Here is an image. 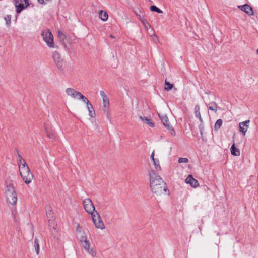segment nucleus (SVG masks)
I'll list each match as a JSON object with an SVG mask.
<instances>
[{
	"label": "nucleus",
	"mask_w": 258,
	"mask_h": 258,
	"mask_svg": "<svg viewBox=\"0 0 258 258\" xmlns=\"http://www.w3.org/2000/svg\"><path fill=\"white\" fill-rule=\"evenodd\" d=\"M148 174L150 186L152 192L157 196L165 193L167 191V187L162 178L152 170L149 171Z\"/></svg>",
	"instance_id": "f257e3e1"
},
{
	"label": "nucleus",
	"mask_w": 258,
	"mask_h": 258,
	"mask_svg": "<svg viewBox=\"0 0 258 258\" xmlns=\"http://www.w3.org/2000/svg\"><path fill=\"white\" fill-rule=\"evenodd\" d=\"M76 231L81 234L79 237V241L85 251L92 257H96L97 253L93 248L91 247L89 240L88 239L87 234L82 230L79 224L76 226Z\"/></svg>",
	"instance_id": "f03ea898"
},
{
	"label": "nucleus",
	"mask_w": 258,
	"mask_h": 258,
	"mask_svg": "<svg viewBox=\"0 0 258 258\" xmlns=\"http://www.w3.org/2000/svg\"><path fill=\"white\" fill-rule=\"evenodd\" d=\"M41 35L43 39L46 43L47 46L49 48H56L53 41V36L51 31L48 29H46L42 32Z\"/></svg>",
	"instance_id": "7ed1b4c3"
},
{
	"label": "nucleus",
	"mask_w": 258,
	"mask_h": 258,
	"mask_svg": "<svg viewBox=\"0 0 258 258\" xmlns=\"http://www.w3.org/2000/svg\"><path fill=\"white\" fill-rule=\"evenodd\" d=\"M19 171L21 177L26 184H28L31 182L33 178V175L31 172L29 167L25 168H23V169L20 170Z\"/></svg>",
	"instance_id": "20e7f679"
},
{
	"label": "nucleus",
	"mask_w": 258,
	"mask_h": 258,
	"mask_svg": "<svg viewBox=\"0 0 258 258\" xmlns=\"http://www.w3.org/2000/svg\"><path fill=\"white\" fill-rule=\"evenodd\" d=\"M65 92L68 96L75 99H79L83 101L86 97L81 93L76 91L72 88H67L65 90Z\"/></svg>",
	"instance_id": "39448f33"
},
{
	"label": "nucleus",
	"mask_w": 258,
	"mask_h": 258,
	"mask_svg": "<svg viewBox=\"0 0 258 258\" xmlns=\"http://www.w3.org/2000/svg\"><path fill=\"white\" fill-rule=\"evenodd\" d=\"M91 215L93 222L96 228L100 229L101 230L105 229V225L98 212H94V214H92Z\"/></svg>",
	"instance_id": "423d86ee"
},
{
	"label": "nucleus",
	"mask_w": 258,
	"mask_h": 258,
	"mask_svg": "<svg viewBox=\"0 0 258 258\" xmlns=\"http://www.w3.org/2000/svg\"><path fill=\"white\" fill-rule=\"evenodd\" d=\"M83 204L84 209L89 214L92 215L94 214V212H97L95 210L94 205L90 199H85L83 200Z\"/></svg>",
	"instance_id": "0eeeda50"
},
{
	"label": "nucleus",
	"mask_w": 258,
	"mask_h": 258,
	"mask_svg": "<svg viewBox=\"0 0 258 258\" xmlns=\"http://www.w3.org/2000/svg\"><path fill=\"white\" fill-rule=\"evenodd\" d=\"M16 12L20 13L22 10L29 6L28 0H15Z\"/></svg>",
	"instance_id": "6e6552de"
},
{
	"label": "nucleus",
	"mask_w": 258,
	"mask_h": 258,
	"mask_svg": "<svg viewBox=\"0 0 258 258\" xmlns=\"http://www.w3.org/2000/svg\"><path fill=\"white\" fill-rule=\"evenodd\" d=\"M100 95L102 98L103 109L104 112H108L109 110V100L104 91L101 90L100 91Z\"/></svg>",
	"instance_id": "1a4fd4ad"
},
{
	"label": "nucleus",
	"mask_w": 258,
	"mask_h": 258,
	"mask_svg": "<svg viewBox=\"0 0 258 258\" xmlns=\"http://www.w3.org/2000/svg\"><path fill=\"white\" fill-rule=\"evenodd\" d=\"M52 58L56 67L58 68H61L63 64V59L59 53L57 51H54L52 54Z\"/></svg>",
	"instance_id": "9d476101"
},
{
	"label": "nucleus",
	"mask_w": 258,
	"mask_h": 258,
	"mask_svg": "<svg viewBox=\"0 0 258 258\" xmlns=\"http://www.w3.org/2000/svg\"><path fill=\"white\" fill-rule=\"evenodd\" d=\"M82 101L85 103L87 105V107L89 112V115L91 117H94L95 116V112L91 103L86 97H85V99H84Z\"/></svg>",
	"instance_id": "9b49d317"
},
{
	"label": "nucleus",
	"mask_w": 258,
	"mask_h": 258,
	"mask_svg": "<svg viewBox=\"0 0 258 258\" xmlns=\"http://www.w3.org/2000/svg\"><path fill=\"white\" fill-rule=\"evenodd\" d=\"M238 8L241 10L244 11L249 16H251L253 14V12L252 8L248 4H244L243 5L238 6Z\"/></svg>",
	"instance_id": "f8f14e48"
},
{
	"label": "nucleus",
	"mask_w": 258,
	"mask_h": 258,
	"mask_svg": "<svg viewBox=\"0 0 258 258\" xmlns=\"http://www.w3.org/2000/svg\"><path fill=\"white\" fill-rule=\"evenodd\" d=\"M249 122V120H246L245 121L240 122L239 124L240 132L243 134V136L245 135V133L248 128Z\"/></svg>",
	"instance_id": "ddd939ff"
},
{
	"label": "nucleus",
	"mask_w": 258,
	"mask_h": 258,
	"mask_svg": "<svg viewBox=\"0 0 258 258\" xmlns=\"http://www.w3.org/2000/svg\"><path fill=\"white\" fill-rule=\"evenodd\" d=\"M187 184H189L192 187L196 188L199 186L198 181L193 178L191 175H189L185 180Z\"/></svg>",
	"instance_id": "4468645a"
},
{
	"label": "nucleus",
	"mask_w": 258,
	"mask_h": 258,
	"mask_svg": "<svg viewBox=\"0 0 258 258\" xmlns=\"http://www.w3.org/2000/svg\"><path fill=\"white\" fill-rule=\"evenodd\" d=\"M7 201L13 205H15L17 201V197L16 193H13L6 195Z\"/></svg>",
	"instance_id": "2eb2a0df"
},
{
	"label": "nucleus",
	"mask_w": 258,
	"mask_h": 258,
	"mask_svg": "<svg viewBox=\"0 0 258 258\" xmlns=\"http://www.w3.org/2000/svg\"><path fill=\"white\" fill-rule=\"evenodd\" d=\"M46 215L47 218V220L54 219V216L52 211V208L50 205H47L45 207Z\"/></svg>",
	"instance_id": "dca6fc26"
},
{
	"label": "nucleus",
	"mask_w": 258,
	"mask_h": 258,
	"mask_svg": "<svg viewBox=\"0 0 258 258\" xmlns=\"http://www.w3.org/2000/svg\"><path fill=\"white\" fill-rule=\"evenodd\" d=\"M15 189L14 187V185L12 183H9L6 185L5 195H8L9 194H12L13 193H15Z\"/></svg>",
	"instance_id": "f3484780"
},
{
	"label": "nucleus",
	"mask_w": 258,
	"mask_h": 258,
	"mask_svg": "<svg viewBox=\"0 0 258 258\" xmlns=\"http://www.w3.org/2000/svg\"><path fill=\"white\" fill-rule=\"evenodd\" d=\"M200 109V108L199 105H196L194 108V113L195 114V116L199 118L200 121L201 123H203V119H202L201 115Z\"/></svg>",
	"instance_id": "a211bd4d"
},
{
	"label": "nucleus",
	"mask_w": 258,
	"mask_h": 258,
	"mask_svg": "<svg viewBox=\"0 0 258 258\" xmlns=\"http://www.w3.org/2000/svg\"><path fill=\"white\" fill-rule=\"evenodd\" d=\"M141 20L142 23L143 25H144L145 28L146 29V30L148 31L149 29H151V31L152 32V35L156 36L155 34L153 32V29H151V25L148 23V22L144 18L141 19Z\"/></svg>",
	"instance_id": "6ab92c4d"
},
{
	"label": "nucleus",
	"mask_w": 258,
	"mask_h": 258,
	"mask_svg": "<svg viewBox=\"0 0 258 258\" xmlns=\"http://www.w3.org/2000/svg\"><path fill=\"white\" fill-rule=\"evenodd\" d=\"M160 117L164 125L168 129H170V125L168 117L166 115H164Z\"/></svg>",
	"instance_id": "aec40b11"
},
{
	"label": "nucleus",
	"mask_w": 258,
	"mask_h": 258,
	"mask_svg": "<svg viewBox=\"0 0 258 258\" xmlns=\"http://www.w3.org/2000/svg\"><path fill=\"white\" fill-rule=\"evenodd\" d=\"M99 17L103 21H106L108 18V15L106 12L101 10L99 13Z\"/></svg>",
	"instance_id": "412c9836"
},
{
	"label": "nucleus",
	"mask_w": 258,
	"mask_h": 258,
	"mask_svg": "<svg viewBox=\"0 0 258 258\" xmlns=\"http://www.w3.org/2000/svg\"><path fill=\"white\" fill-rule=\"evenodd\" d=\"M230 151L231 154L233 156H239L240 154L239 150L235 146L234 143L230 148Z\"/></svg>",
	"instance_id": "4be33fe9"
},
{
	"label": "nucleus",
	"mask_w": 258,
	"mask_h": 258,
	"mask_svg": "<svg viewBox=\"0 0 258 258\" xmlns=\"http://www.w3.org/2000/svg\"><path fill=\"white\" fill-rule=\"evenodd\" d=\"M139 118L142 120L144 123H145L147 124H148L150 127H154V123L151 121V119L146 117H142V116H140Z\"/></svg>",
	"instance_id": "5701e85b"
},
{
	"label": "nucleus",
	"mask_w": 258,
	"mask_h": 258,
	"mask_svg": "<svg viewBox=\"0 0 258 258\" xmlns=\"http://www.w3.org/2000/svg\"><path fill=\"white\" fill-rule=\"evenodd\" d=\"M58 36L59 40L61 41L62 43L66 45V41L67 39L66 35L61 31H58Z\"/></svg>",
	"instance_id": "b1692460"
},
{
	"label": "nucleus",
	"mask_w": 258,
	"mask_h": 258,
	"mask_svg": "<svg viewBox=\"0 0 258 258\" xmlns=\"http://www.w3.org/2000/svg\"><path fill=\"white\" fill-rule=\"evenodd\" d=\"M209 109L214 111L215 113L217 111V105L215 102H210L208 104Z\"/></svg>",
	"instance_id": "393cba45"
},
{
	"label": "nucleus",
	"mask_w": 258,
	"mask_h": 258,
	"mask_svg": "<svg viewBox=\"0 0 258 258\" xmlns=\"http://www.w3.org/2000/svg\"><path fill=\"white\" fill-rule=\"evenodd\" d=\"M18 165H19V170H21L22 169H23V167H24V168L28 167V166L26 164V161L24 159H23L20 161H18Z\"/></svg>",
	"instance_id": "a878e982"
},
{
	"label": "nucleus",
	"mask_w": 258,
	"mask_h": 258,
	"mask_svg": "<svg viewBox=\"0 0 258 258\" xmlns=\"http://www.w3.org/2000/svg\"><path fill=\"white\" fill-rule=\"evenodd\" d=\"M34 247L35 250L36 252L37 255L39 254V240L38 238H35L34 240Z\"/></svg>",
	"instance_id": "bb28decb"
},
{
	"label": "nucleus",
	"mask_w": 258,
	"mask_h": 258,
	"mask_svg": "<svg viewBox=\"0 0 258 258\" xmlns=\"http://www.w3.org/2000/svg\"><path fill=\"white\" fill-rule=\"evenodd\" d=\"M222 120L221 119H218L214 125V130L217 131L222 125Z\"/></svg>",
	"instance_id": "cd10ccee"
},
{
	"label": "nucleus",
	"mask_w": 258,
	"mask_h": 258,
	"mask_svg": "<svg viewBox=\"0 0 258 258\" xmlns=\"http://www.w3.org/2000/svg\"><path fill=\"white\" fill-rule=\"evenodd\" d=\"M49 226L54 229L57 228V224L55 221V219L48 220Z\"/></svg>",
	"instance_id": "c85d7f7f"
},
{
	"label": "nucleus",
	"mask_w": 258,
	"mask_h": 258,
	"mask_svg": "<svg viewBox=\"0 0 258 258\" xmlns=\"http://www.w3.org/2000/svg\"><path fill=\"white\" fill-rule=\"evenodd\" d=\"M150 10L152 11L156 12L159 14H161L163 13V11L161 10H160L158 7L154 5L151 6Z\"/></svg>",
	"instance_id": "c756f323"
},
{
	"label": "nucleus",
	"mask_w": 258,
	"mask_h": 258,
	"mask_svg": "<svg viewBox=\"0 0 258 258\" xmlns=\"http://www.w3.org/2000/svg\"><path fill=\"white\" fill-rule=\"evenodd\" d=\"M165 86L164 89L165 90H166L167 91H168L169 90L171 89V88L173 87V84L167 82L166 80H165Z\"/></svg>",
	"instance_id": "7c9ffc66"
},
{
	"label": "nucleus",
	"mask_w": 258,
	"mask_h": 258,
	"mask_svg": "<svg viewBox=\"0 0 258 258\" xmlns=\"http://www.w3.org/2000/svg\"><path fill=\"white\" fill-rule=\"evenodd\" d=\"M155 166V168L156 170H160L161 167L160 166L159 161L158 159H156L155 161H153Z\"/></svg>",
	"instance_id": "2f4dec72"
},
{
	"label": "nucleus",
	"mask_w": 258,
	"mask_h": 258,
	"mask_svg": "<svg viewBox=\"0 0 258 258\" xmlns=\"http://www.w3.org/2000/svg\"><path fill=\"white\" fill-rule=\"evenodd\" d=\"M178 161L179 163H187L188 159L187 158H179Z\"/></svg>",
	"instance_id": "473e14b6"
},
{
	"label": "nucleus",
	"mask_w": 258,
	"mask_h": 258,
	"mask_svg": "<svg viewBox=\"0 0 258 258\" xmlns=\"http://www.w3.org/2000/svg\"><path fill=\"white\" fill-rule=\"evenodd\" d=\"M170 129H169V130H170V134L172 136H175V131H174V130L172 128V127L171 126H170Z\"/></svg>",
	"instance_id": "72a5a7b5"
},
{
	"label": "nucleus",
	"mask_w": 258,
	"mask_h": 258,
	"mask_svg": "<svg viewBox=\"0 0 258 258\" xmlns=\"http://www.w3.org/2000/svg\"><path fill=\"white\" fill-rule=\"evenodd\" d=\"M151 157L153 161H155L156 160V159L154 158V151L152 153Z\"/></svg>",
	"instance_id": "f704fd0d"
},
{
	"label": "nucleus",
	"mask_w": 258,
	"mask_h": 258,
	"mask_svg": "<svg viewBox=\"0 0 258 258\" xmlns=\"http://www.w3.org/2000/svg\"><path fill=\"white\" fill-rule=\"evenodd\" d=\"M23 159L22 157L21 156V155H20V154H18V161L22 160H23Z\"/></svg>",
	"instance_id": "c9c22d12"
},
{
	"label": "nucleus",
	"mask_w": 258,
	"mask_h": 258,
	"mask_svg": "<svg viewBox=\"0 0 258 258\" xmlns=\"http://www.w3.org/2000/svg\"><path fill=\"white\" fill-rule=\"evenodd\" d=\"M53 135L50 134V133H48L47 134V136L49 138H53Z\"/></svg>",
	"instance_id": "e433bc0d"
},
{
	"label": "nucleus",
	"mask_w": 258,
	"mask_h": 258,
	"mask_svg": "<svg viewBox=\"0 0 258 258\" xmlns=\"http://www.w3.org/2000/svg\"><path fill=\"white\" fill-rule=\"evenodd\" d=\"M217 234V235H218V236H219V235H220V233H219V232H218Z\"/></svg>",
	"instance_id": "4c0bfd02"
},
{
	"label": "nucleus",
	"mask_w": 258,
	"mask_h": 258,
	"mask_svg": "<svg viewBox=\"0 0 258 258\" xmlns=\"http://www.w3.org/2000/svg\"><path fill=\"white\" fill-rule=\"evenodd\" d=\"M256 53L258 54V49L256 50Z\"/></svg>",
	"instance_id": "58836bf2"
}]
</instances>
